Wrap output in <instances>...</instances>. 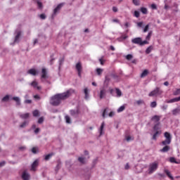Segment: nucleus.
Masks as SVG:
<instances>
[{"label":"nucleus","mask_w":180,"mask_h":180,"mask_svg":"<svg viewBox=\"0 0 180 180\" xmlns=\"http://www.w3.org/2000/svg\"><path fill=\"white\" fill-rule=\"evenodd\" d=\"M52 155H54V153H51L46 155L44 158L45 161H49V160L51 159Z\"/></svg>","instance_id":"29"},{"label":"nucleus","mask_w":180,"mask_h":180,"mask_svg":"<svg viewBox=\"0 0 180 180\" xmlns=\"http://www.w3.org/2000/svg\"><path fill=\"white\" fill-rule=\"evenodd\" d=\"M12 99L16 102V104L18 106L20 105V98H19V97H13Z\"/></svg>","instance_id":"24"},{"label":"nucleus","mask_w":180,"mask_h":180,"mask_svg":"<svg viewBox=\"0 0 180 180\" xmlns=\"http://www.w3.org/2000/svg\"><path fill=\"white\" fill-rule=\"evenodd\" d=\"M40 132V128H37L34 129V133L38 134Z\"/></svg>","instance_id":"52"},{"label":"nucleus","mask_w":180,"mask_h":180,"mask_svg":"<svg viewBox=\"0 0 180 180\" xmlns=\"http://www.w3.org/2000/svg\"><path fill=\"white\" fill-rule=\"evenodd\" d=\"M148 75V70H144L143 72L141 74V78H144V77H147Z\"/></svg>","instance_id":"22"},{"label":"nucleus","mask_w":180,"mask_h":180,"mask_svg":"<svg viewBox=\"0 0 180 180\" xmlns=\"http://www.w3.org/2000/svg\"><path fill=\"white\" fill-rule=\"evenodd\" d=\"M20 34H21L20 31H18L15 37L14 43H19V37H20Z\"/></svg>","instance_id":"19"},{"label":"nucleus","mask_w":180,"mask_h":180,"mask_svg":"<svg viewBox=\"0 0 180 180\" xmlns=\"http://www.w3.org/2000/svg\"><path fill=\"white\" fill-rule=\"evenodd\" d=\"M37 6L39 9H43V4L40 1H37Z\"/></svg>","instance_id":"44"},{"label":"nucleus","mask_w":180,"mask_h":180,"mask_svg":"<svg viewBox=\"0 0 180 180\" xmlns=\"http://www.w3.org/2000/svg\"><path fill=\"white\" fill-rule=\"evenodd\" d=\"M126 60H127L128 61H130V60H131L133 58V55L131 54H128L125 56Z\"/></svg>","instance_id":"38"},{"label":"nucleus","mask_w":180,"mask_h":180,"mask_svg":"<svg viewBox=\"0 0 180 180\" xmlns=\"http://www.w3.org/2000/svg\"><path fill=\"white\" fill-rule=\"evenodd\" d=\"M99 62L101 63V65H103V57L99 59Z\"/></svg>","instance_id":"59"},{"label":"nucleus","mask_w":180,"mask_h":180,"mask_svg":"<svg viewBox=\"0 0 180 180\" xmlns=\"http://www.w3.org/2000/svg\"><path fill=\"white\" fill-rule=\"evenodd\" d=\"M160 117L158 115H155L153 117H152L151 120H153V122H154V123H160Z\"/></svg>","instance_id":"13"},{"label":"nucleus","mask_w":180,"mask_h":180,"mask_svg":"<svg viewBox=\"0 0 180 180\" xmlns=\"http://www.w3.org/2000/svg\"><path fill=\"white\" fill-rule=\"evenodd\" d=\"M126 39H127V36L126 34H124L118 37L117 40H118L119 41H123V40H126Z\"/></svg>","instance_id":"26"},{"label":"nucleus","mask_w":180,"mask_h":180,"mask_svg":"<svg viewBox=\"0 0 180 180\" xmlns=\"http://www.w3.org/2000/svg\"><path fill=\"white\" fill-rule=\"evenodd\" d=\"M70 113L72 117H77L79 115V110H70Z\"/></svg>","instance_id":"8"},{"label":"nucleus","mask_w":180,"mask_h":180,"mask_svg":"<svg viewBox=\"0 0 180 180\" xmlns=\"http://www.w3.org/2000/svg\"><path fill=\"white\" fill-rule=\"evenodd\" d=\"M153 49L154 47L153 46H148L145 51L146 54H150V53L153 51Z\"/></svg>","instance_id":"20"},{"label":"nucleus","mask_w":180,"mask_h":180,"mask_svg":"<svg viewBox=\"0 0 180 180\" xmlns=\"http://www.w3.org/2000/svg\"><path fill=\"white\" fill-rule=\"evenodd\" d=\"M39 165V160H34L32 164L31 171H36V168H37Z\"/></svg>","instance_id":"11"},{"label":"nucleus","mask_w":180,"mask_h":180,"mask_svg":"<svg viewBox=\"0 0 180 180\" xmlns=\"http://www.w3.org/2000/svg\"><path fill=\"white\" fill-rule=\"evenodd\" d=\"M155 134L158 136V134H161V131H155Z\"/></svg>","instance_id":"63"},{"label":"nucleus","mask_w":180,"mask_h":180,"mask_svg":"<svg viewBox=\"0 0 180 180\" xmlns=\"http://www.w3.org/2000/svg\"><path fill=\"white\" fill-rule=\"evenodd\" d=\"M78 161H79L81 164H85V158L82 157L79 158Z\"/></svg>","instance_id":"43"},{"label":"nucleus","mask_w":180,"mask_h":180,"mask_svg":"<svg viewBox=\"0 0 180 180\" xmlns=\"http://www.w3.org/2000/svg\"><path fill=\"white\" fill-rule=\"evenodd\" d=\"M54 61V58H53V56H51V60H50V64L51 65H53V62Z\"/></svg>","instance_id":"57"},{"label":"nucleus","mask_w":180,"mask_h":180,"mask_svg":"<svg viewBox=\"0 0 180 180\" xmlns=\"http://www.w3.org/2000/svg\"><path fill=\"white\" fill-rule=\"evenodd\" d=\"M134 5L139 6L140 5V0H132Z\"/></svg>","instance_id":"39"},{"label":"nucleus","mask_w":180,"mask_h":180,"mask_svg":"<svg viewBox=\"0 0 180 180\" xmlns=\"http://www.w3.org/2000/svg\"><path fill=\"white\" fill-rule=\"evenodd\" d=\"M22 179L23 180H30V174H29V173H27V172H22Z\"/></svg>","instance_id":"10"},{"label":"nucleus","mask_w":180,"mask_h":180,"mask_svg":"<svg viewBox=\"0 0 180 180\" xmlns=\"http://www.w3.org/2000/svg\"><path fill=\"white\" fill-rule=\"evenodd\" d=\"M150 7L152 9H157V5L154 4H151Z\"/></svg>","instance_id":"58"},{"label":"nucleus","mask_w":180,"mask_h":180,"mask_svg":"<svg viewBox=\"0 0 180 180\" xmlns=\"http://www.w3.org/2000/svg\"><path fill=\"white\" fill-rule=\"evenodd\" d=\"M30 85L34 88V89H37L38 91L41 89V86H39V83L36 80H34L32 82H31Z\"/></svg>","instance_id":"7"},{"label":"nucleus","mask_w":180,"mask_h":180,"mask_svg":"<svg viewBox=\"0 0 180 180\" xmlns=\"http://www.w3.org/2000/svg\"><path fill=\"white\" fill-rule=\"evenodd\" d=\"M164 136L165 138V141H162V146H169L171 141H172V136L169 132H165Z\"/></svg>","instance_id":"2"},{"label":"nucleus","mask_w":180,"mask_h":180,"mask_svg":"<svg viewBox=\"0 0 180 180\" xmlns=\"http://www.w3.org/2000/svg\"><path fill=\"white\" fill-rule=\"evenodd\" d=\"M34 99H40V96L37 94V95L34 96Z\"/></svg>","instance_id":"61"},{"label":"nucleus","mask_w":180,"mask_h":180,"mask_svg":"<svg viewBox=\"0 0 180 180\" xmlns=\"http://www.w3.org/2000/svg\"><path fill=\"white\" fill-rule=\"evenodd\" d=\"M175 102H179V97L172 98L167 101V103H174Z\"/></svg>","instance_id":"15"},{"label":"nucleus","mask_w":180,"mask_h":180,"mask_svg":"<svg viewBox=\"0 0 180 180\" xmlns=\"http://www.w3.org/2000/svg\"><path fill=\"white\" fill-rule=\"evenodd\" d=\"M136 105H143L144 103V101H143V100H138V101H136Z\"/></svg>","instance_id":"48"},{"label":"nucleus","mask_w":180,"mask_h":180,"mask_svg":"<svg viewBox=\"0 0 180 180\" xmlns=\"http://www.w3.org/2000/svg\"><path fill=\"white\" fill-rule=\"evenodd\" d=\"M156 169H158V162H152L148 166V174L151 175V174H154V172H155Z\"/></svg>","instance_id":"3"},{"label":"nucleus","mask_w":180,"mask_h":180,"mask_svg":"<svg viewBox=\"0 0 180 180\" xmlns=\"http://www.w3.org/2000/svg\"><path fill=\"white\" fill-rule=\"evenodd\" d=\"M72 94H75V90L70 89L66 92L56 94L51 98L50 104L52 105V106H58V105L61 103V101L68 99Z\"/></svg>","instance_id":"1"},{"label":"nucleus","mask_w":180,"mask_h":180,"mask_svg":"<svg viewBox=\"0 0 180 180\" xmlns=\"http://www.w3.org/2000/svg\"><path fill=\"white\" fill-rule=\"evenodd\" d=\"M124 109H126V107L124 105H122L117 109V112L120 113V112H123Z\"/></svg>","instance_id":"35"},{"label":"nucleus","mask_w":180,"mask_h":180,"mask_svg":"<svg viewBox=\"0 0 180 180\" xmlns=\"http://www.w3.org/2000/svg\"><path fill=\"white\" fill-rule=\"evenodd\" d=\"M112 11H113V12H117V7L113 6V7H112Z\"/></svg>","instance_id":"64"},{"label":"nucleus","mask_w":180,"mask_h":180,"mask_svg":"<svg viewBox=\"0 0 180 180\" xmlns=\"http://www.w3.org/2000/svg\"><path fill=\"white\" fill-rule=\"evenodd\" d=\"M141 12H142L143 15H147V13H148V11L144 7L141 8Z\"/></svg>","instance_id":"34"},{"label":"nucleus","mask_w":180,"mask_h":180,"mask_svg":"<svg viewBox=\"0 0 180 180\" xmlns=\"http://www.w3.org/2000/svg\"><path fill=\"white\" fill-rule=\"evenodd\" d=\"M160 95H162V90L160 87H156L149 93L148 96H160Z\"/></svg>","instance_id":"5"},{"label":"nucleus","mask_w":180,"mask_h":180,"mask_svg":"<svg viewBox=\"0 0 180 180\" xmlns=\"http://www.w3.org/2000/svg\"><path fill=\"white\" fill-rule=\"evenodd\" d=\"M150 107H151V108H156V107H157V102L153 101V102L150 103Z\"/></svg>","instance_id":"50"},{"label":"nucleus","mask_w":180,"mask_h":180,"mask_svg":"<svg viewBox=\"0 0 180 180\" xmlns=\"http://www.w3.org/2000/svg\"><path fill=\"white\" fill-rule=\"evenodd\" d=\"M151 36H153V31H150L148 34V35L146 37V41H150L151 39Z\"/></svg>","instance_id":"23"},{"label":"nucleus","mask_w":180,"mask_h":180,"mask_svg":"<svg viewBox=\"0 0 180 180\" xmlns=\"http://www.w3.org/2000/svg\"><path fill=\"white\" fill-rule=\"evenodd\" d=\"M116 90V94L117 95L118 97L122 96V91H120V89H115Z\"/></svg>","instance_id":"41"},{"label":"nucleus","mask_w":180,"mask_h":180,"mask_svg":"<svg viewBox=\"0 0 180 180\" xmlns=\"http://www.w3.org/2000/svg\"><path fill=\"white\" fill-rule=\"evenodd\" d=\"M160 129H161V128L160 127V122L157 123V124H155L154 127H153V130H154V131H159Z\"/></svg>","instance_id":"28"},{"label":"nucleus","mask_w":180,"mask_h":180,"mask_svg":"<svg viewBox=\"0 0 180 180\" xmlns=\"http://www.w3.org/2000/svg\"><path fill=\"white\" fill-rule=\"evenodd\" d=\"M41 74V78L46 79V78H47V70H46V68H42Z\"/></svg>","instance_id":"14"},{"label":"nucleus","mask_w":180,"mask_h":180,"mask_svg":"<svg viewBox=\"0 0 180 180\" xmlns=\"http://www.w3.org/2000/svg\"><path fill=\"white\" fill-rule=\"evenodd\" d=\"M173 95L174 96H178V95H180V89H176V90L173 91Z\"/></svg>","instance_id":"32"},{"label":"nucleus","mask_w":180,"mask_h":180,"mask_svg":"<svg viewBox=\"0 0 180 180\" xmlns=\"http://www.w3.org/2000/svg\"><path fill=\"white\" fill-rule=\"evenodd\" d=\"M32 115L34 117H37L39 116V110H35L33 111Z\"/></svg>","instance_id":"42"},{"label":"nucleus","mask_w":180,"mask_h":180,"mask_svg":"<svg viewBox=\"0 0 180 180\" xmlns=\"http://www.w3.org/2000/svg\"><path fill=\"white\" fill-rule=\"evenodd\" d=\"M65 120L68 124H71V117H70V115H65Z\"/></svg>","instance_id":"25"},{"label":"nucleus","mask_w":180,"mask_h":180,"mask_svg":"<svg viewBox=\"0 0 180 180\" xmlns=\"http://www.w3.org/2000/svg\"><path fill=\"white\" fill-rule=\"evenodd\" d=\"M133 44H139V46H144V44H148V41H143L141 37H136L131 39Z\"/></svg>","instance_id":"4"},{"label":"nucleus","mask_w":180,"mask_h":180,"mask_svg":"<svg viewBox=\"0 0 180 180\" xmlns=\"http://www.w3.org/2000/svg\"><path fill=\"white\" fill-rule=\"evenodd\" d=\"M84 94H85L84 98L88 100L89 98V91H88V88H85L84 90Z\"/></svg>","instance_id":"21"},{"label":"nucleus","mask_w":180,"mask_h":180,"mask_svg":"<svg viewBox=\"0 0 180 180\" xmlns=\"http://www.w3.org/2000/svg\"><path fill=\"white\" fill-rule=\"evenodd\" d=\"M109 117H113V116H115V112L111 111L109 114H108Z\"/></svg>","instance_id":"54"},{"label":"nucleus","mask_w":180,"mask_h":180,"mask_svg":"<svg viewBox=\"0 0 180 180\" xmlns=\"http://www.w3.org/2000/svg\"><path fill=\"white\" fill-rule=\"evenodd\" d=\"M167 108H168V105H162V107H161L162 110H167Z\"/></svg>","instance_id":"56"},{"label":"nucleus","mask_w":180,"mask_h":180,"mask_svg":"<svg viewBox=\"0 0 180 180\" xmlns=\"http://www.w3.org/2000/svg\"><path fill=\"white\" fill-rule=\"evenodd\" d=\"M29 116H30L29 113L20 115V117H21V119H27L29 117Z\"/></svg>","instance_id":"31"},{"label":"nucleus","mask_w":180,"mask_h":180,"mask_svg":"<svg viewBox=\"0 0 180 180\" xmlns=\"http://www.w3.org/2000/svg\"><path fill=\"white\" fill-rule=\"evenodd\" d=\"M106 95V90L103 89L100 91V99H103V97Z\"/></svg>","instance_id":"17"},{"label":"nucleus","mask_w":180,"mask_h":180,"mask_svg":"<svg viewBox=\"0 0 180 180\" xmlns=\"http://www.w3.org/2000/svg\"><path fill=\"white\" fill-rule=\"evenodd\" d=\"M125 169H129L130 168V165H129V163H127L125 165Z\"/></svg>","instance_id":"60"},{"label":"nucleus","mask_w":180,"mask_h":180,"mask_svg":"<svg viewBox=\"0 0 180 180\" xmlns=\"http://www.w3.org/2000/svg\"><path fill=\"white\" fill-rule=\"evenodd\" d=\"M165 146L164 148L160 150V153H168L169 150H171V148L168 145H162Z\"/></svg>","instance_id":"12"},{"label":"nucleus","mask_w":180,"mask_h":180,"mask_svg":"<svg viewBox=\"0 0 180 180\" xmlns=\"http://www.w3.org/2000/svg\"><path fill=\"white\" fill-rule=\"evenodd\" d=\"M25 103H32V100H25Z\"/></svg>","instance_id":"62"},{"label":"nucleus","mask_w":180,"mask_h":180,"mask_svg":"<svg viewBox=\"0 0 180 180\" xmlns=\"http://www.w3.org/2000/svg\"><path fill=\"white\" fill-rule=\"evenodd\" d=\"M109 82H110V77L109 76H105V83L109 84Z\"/></svg>","instance_id":"45"},{"label":"nucleus","mask_w":180,"mask_h":180,"mask_svg":"<svg viewBox=\"0 0 180 180\" xmlns=\"http://www.w3.org/2000/svg\"><path fill=\"white\" fill-rule=\"evenodd\" d=\"M75 68L77 71L78 76L79 77V78H81L82 74V64L81 63V62H79L76 64Z\"/></svg>","instance_id":"6"},{"label":"nucleus","mask_w":180,"mask_h":180,"mask_svg":"<svg viewBox=\"0 0 180 180\" xmlns=\"http://www.w3.org/2000/svg\"><path fill=\"white\" fill-rule=\"evenodd\" d=\"M134 15L135 16V18H140V13L137 11H135Z\"/></svg>","instance_id":"49"},{"label":"nucleus","mask_w":180,"mask_h":180,"mask_svg":"<svg viewBox=\"0 0 180 180\" xmlns=\"http://www.w3.org/2000/svg\"><path fill=\"white\" fill-rule=\"evenodd\" d=\"M27 74H30V75H37L38 72L35 69H30L27 71Z\"/></svg>","instance_id":"16"},{"label":"nucleus","mask_w":180,"mask_h":180,"mask_svg":"<svg viewBox=\"0 0 180 180\" xmlns=\"http://www.w3.org/2000/svg\"><path fill=\"white\" fill-rule=\"evenodd\" d=\"M133 140H134V137H131V136H126V141H133Z\"/></svg>","instance_id":"46"},{"label":"nucleus","mask_w":180,"mask_h":180,"mask_svg":"<svg viewBox=\"0 0 180 180\" xmlns=\"http://www.w3.org/2000/svg\"><path fill=\"white\" fill-rule=\"evenodd\" d=\"M63 4H58L56 8L53 10V15H57L58 12H60L61 8H63Z\"/></svg>","instance_id":"9"},{"label":"nucleus","mask_w":180,"mask_h":180,"mask_svg":"<svg viewBox=\"0 0 180 180\" xmlns=\"http://www.w3.org/2000/svg\"><path fill=\"white\" fill-rule=\"evenodd\" d=\"M96 72H97L98 75H101V74H102V72H103V70H102L101 68H97Z\"/></svg>","instance_id":"47"},{"label":"nucleus","mask_w":180,"mask_h":180,"mask_svg":"<svg viewBox=\"0 0 180 180\" xmlns=\"http://www.w3.org/2000/svg\"><path fill=\"white\" fill-rule=\"evenodd\" d=\"M43 122H44V118H43V117H41L39 120H38V123L39 124H41V123H43Z\"/></svg>","instance_id":"51"},{"label":"nucleus","mask_w":180,"mask_h":180,"mask_svg":"<svg viewBox=\"0 0 180 180\" xmlns=\"http://www.w3.org/2000/svg\"><path fill=\"white\" fill-rule=\"evenodd\" d=\"M165 172L170 179L174 180V176H172V174H171V172L169 170L165 169Z\"/></svg>","instance_id":"18"},{"label":"nucleus","mask_w":180,"mask_h":180,"mask_svg":"<svg viewBox=\"0 0 180 180\" xmlns=\"http://www.w3.org/2000/svg\"><path fill=\"white\" fill-rule=\"evenodd\" d=\"M27 124H29V122L28 121H25L23 123H22L20 125V127L21 129H23L24 127H26V126H27Z\"/></svg>","instance_id":"33"},{"label":"nucleus","mask_w":180,"mask_h":180,"mask_svg":"<svg viewBox=\"0 0 180 180\" xmlns=\"http://www.w3.org/2000/svg\"><path fill=\"white\" fill-rule=\"evenodd\" d=\"M40 19L44 20L46 19V15L45 14H41L39 15Z\"/></svg>","instance_id":"55"},{"label":"nucleus","mask_w":180,"mask_h":180,"mask_svg":"<svg viewBox=\"0 0 180 180\" xmlns=\"http://www.w3.org/2000/svg\"><path fill=\"white\" fill-rule=\"evenodd\" d=\"M148 29H150V24H148L145 26L143 29V33H147V32H148Z\"/></svg>","instance_id":"37"},{"label":"nucleus","mask_w":180,"mask_h":180,"mask_svg":"<svg viewBox=\"0 0 180 180\" xmlns=\"http://www.w3.org/2000/svg\"><path fill=\"white\" fill-rule=\"evenodd\" d=\"M105 127V122H103L101 127H100V135L102 136V134H103V129Z\"/></svg>","instance_id":"27"},{"label":"nucleus","mask_w":180,"mask_h":180,"mask_svg":"<svg viewBox=\"0 0 180 180\" xmlns=\"http://www.w3.org/2000/svg\"><path fill=\"white\" fill-rule=\"evenodd\" d=\"M179 112H180L179 108H175L172 110V115H174V116H176V115H178V113Z\"/></svg>","instance_id":"30"},{"label":"nucleus","mask_w":180,"mask_h":180,"mask_svg":"<svg viewBox=\"0 0 180 180\" xmlns=\"http://www.w3.org/2000/svg\"><path fill=\"white\" fill-rule=\"evenodd\" d=\"M32 153H33V154H36L37 153V148H32Z\"/></svg>","instance_id":"53"},{"label":"nucleus","mask_w":180,"mask_h":180,"mask_svg":"<svg viewBox=\"0 0 180 180\" xmlns=\"http://www.w3.org/2000/svg\"><path fill=\"white\" fill-rule=\"evenodd\" d=\"M8 101H9V95H6L2 98L3 102H8Z\"/></svg>","instance_id":"40"},{"label":"nucleus","mask_w":180,"mask_h":180,"mask_svg":"<svg viewBox=\"0 0 180 180\" xmlns=\"http://www.w3.org/2000/svg\"><path fill=\"white\" fill-rule=\"evenodd\" d=\"M169 161L170 162H173L174 164H179V162H177L175 158H170Z\"/></svg>","instance_id":"36"}]
</instances>
